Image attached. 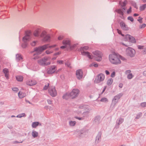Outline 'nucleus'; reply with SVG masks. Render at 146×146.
Segmentation results:
<instances>
[{"label":"nucleus","instance_id":"obj_1","mask_svg":"<svg viewBox=\"0 0 146 146\" xmlns=\"http://www.w3.org/2000/svg\"><path fill=\"white\" fill-rule=\"evenodd\" d=\"M56 44H54L51 46H49V44H46L42 46H40L38 47L34 48L33 52H36L37 54H41L44 50L48 48H51L55 47Z\"/></svg>","mask_w":146,"mask_h":146},{"label":"nucleus","instance_id":"obj_2","mask_svg":"<svg viewBox=\"0 0 146 146\" xmlns=\"http://www.w3.org/2000/svg\"><path fill=\"white\" fill-rule=\"evenodd\" d=\"M109 58L110 62L112 64L117 65L121 63L119 56L116 54L109 55Z\"/></svg>","mask_w":146,"mask_h":146},{"label":"nucleus","instance_id":"obj_3","mask_svg":"<svg viewBox=\"0 0 146 146\" xmlns=\"http://www.w3.org/2000/svg\"><path fill=\"white\" fill-rule=\"evenodd\" d=\"M31 38V33L30 32H26L25 35L23 38V43L21 45L23 48H26L27 47L28 45L27 42L30 40Z\"/></svg>","mask_w":146,"mask_h":146},{"label":"nucleus","instance_id":"obj_4","mask_svg":"<svg viewBox=\"0 0 146 146\" xmlns=\"http://www.w3.org/2000/svg\"><path fill=\"white\" fill-rule=\"evenodd\" d=\"M40 37L42 40L44 42H49L50 40L51 37L50 34L47 33L45 30L42 31L40 35Z\"/></svg>","mask_w":146,"mask_h":146},{"label":"nucleus","instance_id":"obj_5","mask_svg":"<svg viewBox=\"0 0 146 146\" xmlns=\"http://www.w3.org/2000/svg\"><path fill=\"white\" fill-rule=\"evenodd\" d=\"M40 37L42 40L44 42H49L50 40L51 37L50 34L47 33L45 30L42 31L40 35Z\"/></svg>","mask_w":146,"mask_h":146},{"label":"nucleus","instance_id":"obj_6","mask_svg":"<svg viewBox=\"0 0 146 146\" xmlns=\"http://www.w3.org/2000/svg\"><path fill=\"white\" fill-rule=\"evenodd\" d=\"M88 48V46H86L82 47H81L78 49V50L81 52V54L82 55L87 56L90 59H92V56L90 54L89 52L83 51L84 50H87Z\"/></svg>","mask_w":146,"mask_h":146},{"label":"nucleus","instance_id":"obj_7","mask_svg":"<svg viewBox=\"0 0 146 146\" xmlns=\"http://www.w3.org/2000/svg\"><path fill=\"white\" fill-rule=\"evenodd\" d=\"M123 95V94L120 93L115 96L113 99L111 104V107L114 108L116 106V104L118 102L120 98H121Z\"/></svg>","mask_w":146,"mask_h":146},{"label":"nucleus","instance_id":"obj_8","mask_svg":"<svg viewBox=\"0 0 146 146\" xmlns=\"http://www.w3.org/2000/svg\"><path fill=\"white\" fill-rule=\"evenodd\" d=\"M38 63L40 65L43 66H47L50 64V62L48 60L47 57H44L38 60Z\"/></svg>","mask_w":146,"mask_h":146},{"label":"nucleus","instance_id":"obj_9","mask_svg":"<svg viewBox=\"0 0 146 146\" xmlns=\"http://www.w3.org/2000/svg\"><path fill=\"white\" fill-rule=\"evenodd\" d=\"M126 52L127 55L131 57H134L135 54V50L130 47H128L126 49Z\"/></svg>","mask_w":146,"mask_h":146},{"label":"nucleus","instance_id":"obj_10","mask_svg":"<svg viewBox=\"0 0 146 146\" xmlns=\"http://www.w3.org/2000/svg\"><path fill=\"white\" fill-rule=\"evenodd\" d=\"M94 57L97 61L99 62L102 60V53L100 51H96L94 52Z\"/></svg>","mask_w":146,"mask_h":146},{"label":"nucleus","instance_id":"obj_11","mask_svg":"<svg viewBox=\"0 0 146 146\" xmlns=\"http://www.w3.org/2000/svg\"><path fill=\"white\" fill-rule=\"evenodd\" d=\"M105 78L104 75L102 74H99L96 78L94 82L95 83H99L103 81Z\"/></svg>","mask_w":146,"mask_h":146},{"label":"nucleus","instance_id":"obj_12","mask_svg":"<svg viewBox=\"0 0 146 146\" xmlns=\"http://www.w3.org/2000/svg\"><path fill=\"white\" fill-rule=\"evenodd\" d=\"M79 92V90L77 89H73L72 91L70 93V97L73 99L77 97L78 94Z\"/></svg>","mask_w":146,"mask_h":146},{"label":"nucleus","instance_id":"obj_13","mask_svg":"<svg viewBox=\"0 0 146 146\" xmlns=\"http://www.w3.org/2000/svg\"><path fill=\"white\" fill-rule=\"evenodd\" d=\"M48 91L50 95L52 97H55L56 96L57 92L54 86L50 88Z\"/></svg>","mask_w":146,"mask_h":146},{"label":"nucleus","instance_id":"obj_14","mask_svg":"<svg viewBox=\"0 0 146 146\" xmlns=\"http://www.w3.org/2000/svg\"><path fill=\"white\" fill-rule=\"evenodd\" d=\"M56 70V66L54 65L51 66L48 68L47 71L48 74H51L54 73Z\"/></svg>","mask_w":146,"mask_h":146},{"label":"nucleus","instance_id":"obj_15","mask_svg":"<svg viewBox=\"0 0 146 146\" xmlns=\"http://www.w3.org/2000/svg\"><path fill=\"white\" fill-rule=\"evenodd\" d=\"M83 74V72L81 69H79L76 71V77L78 79L80 80L82 78Z\"/></svg>","mask_w":146,"mask_h":146},{"label":"nucleus","instance_id":"obj_16","mask_svg":"<svg viewBox=\"0 0 146 146\" xmlns=\"http://www.w3.org/2000/svg\"><path fill=\"white\" fill-rule=\"evenodd\" d=\"M37 82L34 80H29L26 82V84L27 85L33 86L36 84Z\"/></svg>","mask_w":146,"mask_h":146},{"label":"nucleus","instance_id":"obj_17","mask_svg":"<svg viewBox=\"0 0 146 146\" xmlns=\"http://www.w3.org/2000/svg\"><path fill=\"white\" fill-rule=\"evenodd\" d=\"M88 133L87 131L83 129L80 131L78 133V136L80 138H82L86 135Z\"/></svg>","mask_w":146,"mask_h":146},{"label":"nucleus","instance_id":"obj_18","mask_svg":"<svg viewBox=\"0 0 146 146\" xmlns=\"http://www.w3.org/2000/svg\"><path fill=\"white\" fill-rule=\"evenodd\" d=\"M137 47L139 49L142 50L141 51V53L142 54L144 55L146 54V47H145L144 46L138 45Z\"/></svg>","mask_w":146,"mask_h":146},{"label":"nucleus","instance_id":"obj_19","mask_svg":"<svg viewBox=\"0 0 146 146\" xmlns=\"http://www.w3.org/2000/svg\"><path fill=\"white\" fill-rule=\"evenodd\" d=\"M120 25L121 28L124 30L127 31L129 29V28L127 26L123 21H121L120 22Z\"/></svg>","mask_w":146,"mask_h":146},{"label":"nucleus","instance_id":"obj_20","mask_svg":"<svg viewBox=\"0 0 146 146\" xmlns=\"http://www.w3.org/2000/svg\"><path fill=\"white\" fill-rule=\"evenodd\" d=\"M102 134V133L101 132H98L96 138L95 143H98L100 141Z\"/></svg>","mask_w":146,"mask_h":146},{"label":"nucleus","instance_id":"obj_21","mask_svg":"<svg viewBox=\"0 0 146 146\" xmlns=\"http://www.w3.org/2000/svg\"><path fill=\"white\" fill-rule=\"evenodd\" d=\"M62 44L66 46L68 45L70 46L71 45V42L70 40L68 38L63 40L62 42Z\"/></svg>","mask_w":146,"mask_h":146},{"label":"nucleus","instance_id":"obj_22","mask_svg":"<svg viewBox=\"0 0 146 146\" xmlns=\"http://www.w3.org/2000/svg\"><path fill=\"white\" fill-rule=\"evenodd\" d=\"M3 72L5 74V76L7 79H8L9 78V70L7 68H5L3 70Z\"/></svg>","mask_w":146,"mask_h":146},{"label":"nucleus","instance_id":"obj_23","mask_svg":"<svg viewBox=\"0 0 146 146\" xmlns=\"http://www.w3.org/2000/svg\"><path fill=\"white\" fill-rule=\"evenodd\" d=\"M23 59V58L21 54H16V60L17 62H19Z\"/></svg>","mask_w":146,"mask_h":146},{"label":"nucleus","instance_id":"obj_24","mask_svg":"<svg viewBox=\"0 0 146 146\" xmlns=\"http://www.w3.org/2000/svg\"><path fill=\"white\" fill-rule=\"evenodd\" d=\"M18 95L20 98H22L26 96L27 95L25 92H19L18 93Z\"/></svg>","mask_w":146,"mask_h":146},{"label":"nucleus","instance_id":"obj_25","mask_svg":"<svg viewBox=\"0 0 146 146\" xmlns=\"http://www.w3.org/2000/svg\"><path fill=\"white\" fill-rule=\"evenodd\" d=\"M127 3V1L126 0H125L123 2H119V4L121 6V7H125Z\"/></svg>","mask_w":146,"mask_h":146},{"label":"nucleus","instance_id":"obj_26","mask_svg":"<svg viewBox=\"0 0 146 146\" xmlns=\"http://www.w3.org/2000/svg\"><path fill=\"white\" fill-rule=\"evenodd\" d=\"M101 117L100 116H96L94 118V121L97 123H99L100 122Z\"/></svg>","mask_w":146,"mask_h":146},{"label":"nucleus","instance_id":"obj_27","mask_svg":"<svg viewBox=\"0 0 146 146\" xmlns=\"http://www.w3.org/2000/svg\"><path fill=\"white\" fill-rule=\"evenodd\" d=\"M16 78L17 80L20 82L22 81L23 79V76L21 75L16 76Z\"/></svg>","mask_w":146,"mask_h":146},{"label":"nucleus","instance_id":"obj_28","mask_svg":"<svg viewBox=\"0 0 146 146\" xmlns=\"http://www.w3.org/2000/svg\"><path fill=\"white\" fill-rule=\"evenodd\" d=\"M124 121L123 119L121 118H120L119 119H117L116 121V123L118 125H119L120 124L122 123Z\"/></svg>","mask_w":146,"mask_h":146},{"label":"nucleus","instance_id":"obj_29","mask_svg":"<svg viewBox=\"0 0 146 146\" xmlns=\"http://www.w3.org/2000/svg\"><path fill=\"white\" fill-rule=\"evenodd\" d=\"M70 93H66L63 95L62 97L63 98L66 100L68 99L70 97Z\"/></svg>","mask_w":146,"mask_h":146},{"label":"nucleus","instance_id":"obj_30","mask_svg":"<svg viewBox=\"0 0 146 146\" xmlns=\"http://www.w3.org/2000/svg\"><path fill=\"white\" fill-rule=\"evenodd\" d=\"M32 135L34 138H35L38 136V133L36 131L33 130L32 131Z\"/></svg>","mask_w":146,"mask_h":146},{"label":"nucleus","instance_id":"obj_31","mask_svg":"<svg viewBox=\"0 0 146 146\" xmlns=\"http://www.w3.org/2000/svg\"><path fill=\"white\" fill-rule=\"evenodd\" d=\"M146 8V3L143 5H142L140 7V10L141 11H144Z\"/></svg>","mask_w":146,"mask_h":146},{"label":"nucleus","instance_id":"obj_32","mask_svg":"<svg viewBox=\"0 0 146 146\" xmlns=\"http://www.w3.org/2000/svg\"><path fill=\"white\" fill-rule=\"evenodd\" d=\"M33 35L35 37H38L39 36V31L36 30L34 31Z\"/></svg>","mask_w":146,"mask_h":146},{"label":"nucleus","instance_id":"obj_33","mask_svg":"<svg viewBox=\"0 0 146 146\" xmlns=\"http://www.w3.org/2000/svg\"><path fill=\"white\" fill-rule=\"evenodd\" d=\"M39 124V123L38 122H33L32 124V126L33 128H36L37 126Z\"/></svg>","mask_w":146,"mask_h":146},{"label":"nucleus","instance_id":"obj_34","mask_svg":"<svg viewBox=\"0 0 146 146\" xmlns=\"http://www.w3.org/2000/svg\"><path fill=\"white\" fill-rule=\"evenodd\" d=\"M113 82V79L111 78H110L107 81V84L108 86H110L111 84Z\"/></svg>","mask_w":146,"mask_h":146},{"label":"nucleus","instance_id":"obj_35","mask_svg":"<svg viewBox=\"0 0 146 146\" xmlns=\"http://www.w3.org/2000/svg\"><path fill=\"white\" fill-rule=\"evenodd\" d=\"M129 41L131 42L134 43H135L136 42V40L135 38L131 36Z\"/></svg>","mask_w":146,"mask_h":146},{"label":"nucleus","instance_id":"obj_36","mask_svg":"<svg viewBox=\"0 0 146 146\" xmlns=\"http://www.w3.org/2000/svg\"><path fill=\"white\" fill-rule=\"evenodd\" d=\"M117 12L120 15H124V11H123L121 9H118L117 10Z\"/></svg>","mask_w":146,"mask_h":146},{"label":"nucleus","instance_id":"obj_37","mask_svg":"<svg viewBox=\"0 0 146 146\" xmlns=\"http://www.w3.org/2000/svg\"><path fill=\"white\" fill-rule=\"evenodd\" d=\"M131 3L132 6L134 7L136 9H138V7L136 2H135V1H131Z\"/></svg>","mask_w":146,"mask_h":146},{"label":"nucleus","instance_id":"obj_38","mask_svg":"<svg viewBox=\"0 0 146 146\" xmlns=\"http://www.w3.org/2000/svg\"><path fill=\"white\" fill-rule=\"evenodd\" d=\"M26 115L24 113H22L21 114H19L17 115L16 116L17 117L21 118L23 117H26Z\"/></svg>","mask_w":146,"mask_h":146},{"label":"nucleus","instance_id":"obj_39","mask_svg":"<svg viewBox=\"0 0 146 146\" xmlns=\"http://www.w3.org/2000/svg\"><path fill=\"white\" fill-rule=\"evenodd\" d=\"M134 77V76L131 73L128 74L127 75V78L128 79L130 80L132 79Z\"/></svg>","mask_w":146,"mask_h":146},{"label":"nucleus","instance_id":"obj_40","mask_svg":"<svg viewBox=\"0 0 146 146\" xmlns=\"http://www.w3.org/2000/svg\"><path fill=\"white\" fill-rule=\"evenodd\" d=\"M142 116V113L141 112H139V113L137 114L135 119H139Z\"/></svg>","mask_w":146,"mask_h":146},{"label":"nucleus","instance_id":"obj_41","mask_svg":"<svg viewBox=\"0 0 146 146\" xmlns=\"http://www.w3.org/2000/svg\"><path fill=\"white\" fill-rule=\"evenodd\" d=\"M89 113V111L84 112L82 113V115L84 117H87L88 116Z\"/></svg>","mask_w":146,"mask_h":146},{"label":"nucleus","instance_id":"obj_42","mask_svg":"<svg viewBox=\"0 0 146 146\" xmlns=\"http://www.w3.org/2000/svg\"><path fill=\"white\" fill-rule=\"evenodd\" d=\"M76 122L75 121H70L69 122L70 125L71 126H73L75 125L76 124Z\"/></svg>","mask_w":146,"mask_h":146},{"label":"nucleus","instance_id":"obj_43","mask_svg":"<svg viewBox=\"0 0 146 146\" xmlns=\"http://www.w3.org/2000/svg\"><path fill=\"white\" fill-rule=\"evenodd\" d=\"M100 101L104 102H108V100L106 98H103L100 100Z\"/></svg>","mask_w":146,"mask_h":146},{"label":"nucleus","instance_id":"obj_44","mask_svg":"<svg viewBox=\"0 0 146 146\" xmlns=\"http://www.w3.org/2000/svg\"><path fill=\"white\" fill-rule=\"evenodd\" d=\"M49 83H47L44 86L43 88V89L44 90H46L49 87Z\"/></svg>","mask_w":146,"mask_h":146},{"label":"nucleus","instance_id":"obj_45","mask_svg":"<svg viewBox=\"0 0 146 146\" xmlns=\"http://www.w3.org/2000/svg\"><path fill=\"white\" fill-rule=\"evenodd\" d=\"M131 35H126L125 36V38L127 40H129L130 38Z\"/></svg>","mask_w":146,"mask_h":146},{"label":"nucleus","instance_id":"obj_46","mask_svg":"<svg viewBox=\"0 0 146 146\" xmlns=\"http://www.w3.org/2000/svg\"><path fill=\"white\" fill-rule=\"evenodd\" d=\"M78 45V44H73V45H70V47L71 48H74L76 47Z\"/></svg>","mask_w":146,"mask_h":146},{"label":"nucleus","instance_id":"obj_47","mask_svg":"<svg viewBox=\"0 0 146 146\" xmlns=\"http://www.w3.org/2000/svg\"><path fill=\"white\" fill-rule=\"evenodd\" d=\"M86 106L85 105H80L79 107V108L80 109H83L85 108H86Z\"/></svg>","mask_w":146,"mask_h":146},{"label":"nucleus","instance_id":"obj_48","mask_svg":"<svg viewBox=\"0 0 146 146\" xmlns=\"http://www.w3.org/2000/svg\"><path fill=\"white\" fill-rule=\"evenodd\" d=\"M37 42V41H33V42L31 43V44L32 46H34L36 45Z\"/></svg>","mask_w":146,"mask_h":146},{"label":"nucleus","instance_id":"obj_49","mask_svg":"<svg viewBox=\"0 0 146 146\" xmlns=\"http://www.w3.org/2000/svg\"><path fill=\"white\" fill-rule=\"evenodd\" d=\"M146 26L145 24L143 23V24L139 26V28L140 29H142L145 28Z\"/></svg>","mask_w":146,"mask_h":146},{"label":"nucleus","instance_id":"obj_50","mask_svg":"<svg viewBox=\"0 0 146 146\" xmlns=\"http://www.w3.org/2000/svg\"><path fill=\"white\" fill-rule=\"evenodd\" d=\"M127 19L128 20L130 21L131 22H133L134 21L133 18L131 16L128 17H127Z\"/></svg>","mask_w":146,"mask_h":146},{"label":"nucleus","instance_id":"obj_51","mask_svg":"<svg viewBox=\"0 0 146 146\" xmlns=\"http://www.w3.org/2000/svg\"><path fill=\"white\" fill-rule=\"evenodd\" d=\"M141 106L143 107H146V102H143L141 104Z\"/></svg>","mask_w":146,"mask_h":146},{"label":"nucleus","instance_id":"obj_52","mask_svg":"<svg viewBox=\"0 0 146 146\" xmlns=\"http://www.w3.org/2000/svg\"><path fill=\"white\" fill-rule=\"evenodd\" d=\"M12 90L14 92H17L18 91L19 89L15 87L12 88Z\"/></svg>","mask_w":146,"mask_h":146},{"label":"nucleus","instance_id":"obj_53","mask_svg":"<svg viewBox=\"0 0 146 146\" xmlns=\"http://www.w3.org/2000/svg\"><path fill=\"white\" fill-rule=\"evenodd\" d=\"M131 12V7H130L129 9L127 11V12L128 14H129Z\"/></svg>","mask_w":146,"mask_h":146},{"label":"nucleus","instance_id":"obj_54","mask_svg":"<svg viewBox=\"0 0 146 146\" xmlns=\"http://www.w3.org/2000/svg\"><path fill=\"white\" fill-rule=\"evenodd\" d=\"M117 30L118 34H121L122 36H124V34H123L121 33V32L120 30L119 29H117Z\"/></svg>","mask_w":146,"mask_h":146},{"label":"nucleus","instance_id":"obj_55","mask_svg":"<svg viewBox=\"0 0 146 146\" xmlns=\"http://www.w3.org/2000/svg\"><path fill=\"white\" fill-rule=\"evenodd\" d=\"M131 71L129 70H126L125 72V74H127V75L128 74H131Z\"/></svg>","mask_w":146,"mask_h":146},{"label":"nucleus","instance_id":"obj_56","mask_svg":"<svg viewBox=\"0 0 146 146\" xmlns=\"http://www.w3.org/2000/svg\"><path fill=\"white\" fill-rule=\"evenodd\" d=\"M91 66H93L94 67H97L98 66V65L97 63H92L90 65Z\"/></svg>","mask_w":146,"mask_h":146},{"label":"nucleus","instance_id":"obj_57","mask_svg":"<svg viewBox=\"0 0 146 146\" xmlns=\"http://www.w3.org/2000/svg\"><path fill=\"white\" fill-rule=\"evenodd\" d=\"M139 18L140 19H137V21L139 22V23H142L143 22L142 21L143 18H141L140 17H139Z\"/></svg>","mask_w":146,"mask_h":146},{"label":"nucleus","instance_id":"obj_58","mask_svg":"<svg viewBox=\"0 0 146 146\" xmlns=\"http://www.w3.org/2000/svg\"><path fill=\"white\" fill-rule=\"evenodd\" d=\"M75 118L79 120H82L84 119V118L82 117H76Z\"/></svg>","mask_w":146,"mask_h":146},{"label":"nucleus","instance_id":"obj_59","mask_svg":"<svg viewBox=\"0 0 146 146\" xmlns=\"http://www.w3.org/2000/svg\"><path fill=\"white\" fill-rule=\"evenodd\" d=\"M63 36H60L58 37V40H60L62 39H63Z\"/></svg>","mask_w":146,"mask_h":146},{"label":"nucleus","instance_id":"obj_60","mask_svg":"<svg viewBox=\"0 0 146 146\" xmlns=\"http://www.w3.org/2000/svg\"><path fill=\"white\" fill-rule=\"evenodd\" d=\"M115 73L114 72H113L111 74V77L113 78L115 76Z\"/></svg>","mask_w":146,"mask_h":146},{"label":"nucleus","instance_id":"obj_61","mask_svg":"<svg viewBox=\"0 0 146 146\" xmlns=\"http://www.w3.org/2000/svg\"><path fill=\"white\" fill-rule=\"evenodd\" d=\"M57 62L59 64H61L63 63V61L62 60H58Z\"/></svg>","mask_w":146,"mask_h":146},{"label":"nucleus","instance_id":"obj_62","mask_svg":"<svg viewBox=\"0 0 146 146\" xmlns=\"http://www.w3.org/2000/svg\"><path fill=\"white\" fill-rule=\"evenodd\" d=\"M61 53V52H56L54 54V56L59 55Z\"/></svg>","mask_w":146,"mask_h":146},{"label":"nucleus","instance_id":"obj_63","mask_svg":"<svg viewBox=\"0 0 146 146\" xmlns=\"http://www.w3.org/2000/svg\"><path fill=\"white\" fill-rule=\"evenodd\" d=\"M46 53L47 54H50V53H52V52H51V51H49V50H47L46 51Z\"/></svg>","mask_w":146,"mask_h":146},{"label":"nucleus","instance_id":"obj_64","mask_svg":"<svg viewBox=\"0 0 146 146\" xmlns=\"http://www.w3.org/2000/svg\"><path fill=\"white\" fill-rule=\"evenodd\" d=\"M47 102L49 104H51L52 103V101L51 100H47Z\"/></svg>","mask_w":146,"mask_h":146}]
</instances>
